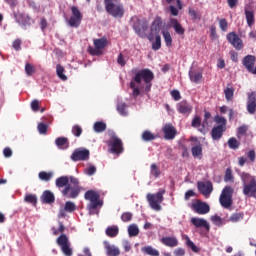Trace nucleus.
<instances>
[{
  "instance_id": "8fccbe9b",
  "label": "nucleus",
  "mask_w": 256,
  "mask_h": 256,
  "mask_svg": "<svg viewBox=\"0 0 256 256\" xmlns=\"http://www.w3.org/2000/svg\"><path fill=\"white\" fill-rule=\"evenodd\" d=\"M125 109H127V104L125 102H119L117 104V111L123 117L127 115V111H125Z\"/></svg>"
},
{
  "instance_id": "9d476101",
  "label": "nucleus",
  "mask_w": 256,
  "mask_h": 256,
  "mask_svg": "<svg viewBox=\"0 0 256 256\" xmlns=\"http://www.w3.org/2000/svg\"><path fill=\"white\" fill-rule=\"evenodd\" d=\"M108 145L111 153H114L115 155H120V153H123V141H121V139L117 136H113L108 142Z\"/></svg>"
},
{
  "instance_id": "c03bdc74",
  "label": "nucleus",
  "mask_w": 256,
  "mask_h": 256,
  "mask_svg": "<svg viewBox=\"0 0 256 256\" xmlns=\"http://www.w3.org/2000/svg\"><path fill=\"white\" fill-rule=\"evenodd\" d=\"M77 210V205H75L74 202L72 201H67L64 205V211L67 213H73L74 211Z\"/></svg>"
},
{
  "instance_id": "7c9ffc66",
  "label": "nucleus",
  "mask_w": 256,
  "mask_h": 256,
  "mask_svg": "<svg viewBox=\"0 0 256 256\" xmlns=\"http://www.w3.org/2000/svg\"><path fill=\"white\" fill-rule=\"evenodd\" d=\"M141 137H142V141H145L146 143H148L149 141H155V139H157V135H155L149 130H145L142 133Z\"/></svg>"
},
{
  "instance_id": "4be33fe9",
  "label": "nucleus",
  "mask_w": 256,
  "mask_h": 256,
  "mask_svg": "<svg viewBox=\"0 0 256 256\" xmlns=\"http://www.w3.org/2000/svg\"><path fill=\"white\" fill-rule=\"evenodd\" d=\"M170 27L174 29L177 35H185V28L181 26V23H179V20H177V18H170Z\"/></svg>"
},
{
  "instance_id": "c85d7f7f",
  "label": "nucleus",
  "mask_w": 256,
  "mask_h": 256,
  "mask_svg": "<svg viewBox=\"0 0 256 256\" xmlns=\"http://www.w3.org/2000/svg\"><path fill=\"white\" fill-rule=\"evenodd\" d=\"M189 78L192 83H200V81L203 79V73L197 71H190Z\"/></svg>"
},
{
  "instance_id": "864d4df0",
  "label": "nucleus",
  "mask_w": 256,
  "mask_h": 256,
  "mask_svg": "<svg viewBox=\"0 0 256 256\" xmlns=\"http://www.w3.org/2000/svg\"><path fill=\"white\" fill-rule=\"evenodd\" d=\"M24 201L26 203H31V205H37V196L33 194H28L25 196Z\"/></svg>"
},
{
  "instance_id": "3c124183",
  "label": "nucleus",
  "mask_w": 256,
  "mask_h": 256,
  "mask_svg": "<svg viewBox=\"0 0 256 256\" xmlns=\"http://www.w3.org/2000/svg\"><path fill=\"white\" fill-rule=\"evenodd\" d=\"M71 13H72V17L83 20V14L81 13V10H79V7L72 6Z\"/></svg>"
},
{
  "instance_id": "2f4dec72",
  "label": "nucleus",
  "mask_w": 256,
  "mask_h": 256,
  "mask_svg": "<svg viewBox=\"0 0 256 256\" xmlns=\"http://www.w3.org/2000/svg\"><path fill=\"white\" fill-rule=\"evenodd\" d=\"M142 253L145 255H150V256H159V250L153 248L152 246H145L142 248Z\"/></svg>"
},
{
  "instance_id": "ea45409f",
  "label": "nucleus",
  "mask_w": 256,
  "mask_h": 256,
  "mask_svg": "<svg viewBox=\"0 0 256 256\" xmlns=\"http://www.w3.org/2000/svg\"><path fill=\"white\" fill-rule=\"evenodd\" d=\"M81 20L80 18H76L75 16H70L69 20H68V25L69 27H74V29H77V27H79V25H81Z\"/></svg>"
},
{
  "instance_id": "393cba45",
  "label": "nucleus",
  "mask_w": 256,
  "mask_h": 256,
  "mask_svg": "<svg viewBox=\"0 0 256 256\" xmlns=\"http://www.w3.org/2000/svg\"><path fill=\"white\" fill-rule=\"evenodd\" d=\"M178 111L182 115H189L193 111V107L187 101H182L178 104Z\"/></svg>"
},
{
  "instance_id": "72a5a7b5",
  "label": "nucleus",
  "mask_w": 256,
  "mask_h": 256,
  "mask_svg": "<svg viewBox=\"0 0 256 256\" xmlns=\"http://www.w3.org/2000/svg\"><path fill=\"white\" fill-rule=\"evenodd\" d=\"M224 95L228 101H233V95H235V88H233L231 84H228V86L224 90Z\"/></svg>"
},
{
  "instance_id": "ddd939ff",
  "label": "nucleus",
  "mask_w": 256,
  "mask_h": 256,
  "mask_svg": "<svg viewBox=\"0 0 256 256\" xmlns=\"http://www.w3.org/2000/svg\"><path fill=\"white\" fill-rule=\"evenodd\" d=\"M227 41L230 43L234 49L241 51L243 49V40L235 32H230L227 34Z\"/></svg>"
},
{
  "instance_id": "69168bd1",
  "label": "nucleus",
  "mask_w": 256,
  "mask_h": 256,
  "mask_svg": "<svg viewBox=\"0 0 256 256\" xmlns=\"http://www.w3.org/2000/svg\"><path fill=\"white\" fill-rule=\"evenodd\" d=\"M210 37H211V39H212V41H215V39H217V28L214 26V25H212L211 27H210Z\"/></svg>"
},
{
  "instance_id": "2eb2a0df",
  "label": "nucleus",
  "mask_w": 256,
  "mask_h": 256,
  "mask_svg": "<svg viewBox=\"0 0 256 256\" xmlns=\"http://www.w3.org/2000/svg\"><path fill=\"white\" fill-rule=\"evenodd\" d=\"M255 61L256 58L253 55H247L242 60L244 67H246L247 71L252 73V75H256Z\"/></svg>"
},
{
  "instance_id": "6e6d98bb",
  "label": "nucleus",
  "mask_w": 256,
  "mask_h": 256,
  "mask_svg": "<svg viewBox=\"0 0 256 256\" xmlns=\"http://www.w3.org/2000/svg\"><path fill=\"white\" fill-rule=\"evenodd\" d=\"M190 17L192 18L193 21H200L201 19V14L197 13V11H195V9L190 8L188 11Z\"/></svg>"
},
{
  "instance_id": "603ef678",
  "label": "nucleus",
  "mask_w": 256,
  "mask_h": 256,
  "mask_svg": "<svg viewBox=\"0 0 256 256\" xmlns=\"http://www.w3.org/2000/svg\"><path fill=\"white\" fill-rule=\"evenodd\" d=\"M241 145V143H239V141H237V139L235 137L229 138L228 140V146L230 149H239V146Z\"/></svg>"
},
{
  "instance_id": "7ed1b4c3",
  "label": "nucleus",
  "mask_w": 256,
  "mask_h": 256,
  "mask_svg": "<svg viewBox=\"0 0 256 256\" xmlns=\"http://www.w3.org/2000/svg\"><path fill=\"white\" fill-rule=\"evenodd\" d=\"M153 79H155V74L153 71H151L149 68H144L139 70L132 80L135 81L138 85L141 84V81H144V91L149 93V91H151V87H153Z\"/></svg>"
},
{
  "instance_id": "a18cd8bd",
  "label": "nucleus",
  "mask_w": 256,
  "mask_h": 256,
  "mask_svg": "<svg viewBox=\"0 0 256 256\" xmlns=\"http://www.w3.org/2000/svg\"><path fill=\"white\" fill-rule=\"evenodd\" d=\"M162 35L164 37L166 47H171L173 45V38L171 37V33H169V31H162Z\"/></svg>"
},
{
  "instance_id": "0e129e2a",
  "label": "nucleus",
  "mask_w": 256,
  "mask_h": 256,
  "mask_svg": "<svg viewBox=\"0 0 256 256\" xmlns=\"http://www.w3.org/2000/svg\"><path fill=\"white\" fill-rule=\"evenodd\" d=\"M192 127L194 128H199L201 127V117L199 116H195L192 120Z\"/></svg>"
},
{
  "instance_id": "f257e3e1",
  "label": "nucleus",
  "mask_w": 256,
  "mask_h": 256,
  "mask_svg": "<svg viewBox=\"0 0 256 256\" xmlns=\"http://www.w3.org/2000/svg\"><path fill=\"white\" fill-rule=\"evenodd\" d=\"M55 185L58 189L62 190L63 197H67V199H77L79 197V189L78 187H73L69 184V176H60L56 179Z\"/></svg>"
},
{
  "instance_id": "de8ad7c7",
  "label": "nucleus",
  "mask_w": 256,
  "mask_h": 256,
  "mask_svg": "<svg viewBox=\"0 0 256 256\" xmlns=\"http://www.w3.org/2000/svg\"><path fill=\"white\" fill-rule=\"evenodd\" d=\"M243 217H245L243 212L234 213L230 216L229 221H231V223H238V221H241Z\"/></svg>"
},
{
  "instance_id": "c9c22d12",
  "label": "nucleus",
  "mask_w": 256,
  "mask_h": 256,
  "mask_svg": "<svg viewBox=\"0 0 256 256\" xmlns=\"http://www.w3.org/2000/svg\"><path fill=\"white\" fill-rule=\"evenodd\" d=\"M94 47L96 49H105L107 47V38H99V39H94Z\"/></svg>"
},
{
  "instance_id": "bf43d9fd",
  "label": "nucleus",
  "mask_w": 256,
  "mask_h": 256,
  "mask_svg": "<svg viewBox=\"0 0 256 256\" xmlns=\"http://www.w3.org/2000/svg\"><path fill=\"white\" fill-rule=\"evenodd\" d=\"M72 134L75 136V137H79L80 135L83 134V128H81V126L79 125H74L72 127Z\"/></svg>"
},
{
  "instance_id": "09e8293b",
  "label": "nucleus",
  "mask_w": 256,
  "mask_h": 256,
  "mask_svg": "<svg viewBox=\"0 0 256 256\" xmlns=\"http://www.w3.org/2000/svg\"><path fill=\"white\" fill-rule=\"evenodd\" d=\"M128 235L130 237H137L139 235V227H137L135 224H132L128 227Z\"/></svg>"
},
{
  "instance_id": "37998d69",
  "label": "nucleus",
  "mask_w": 256,
  "mask_h": 256,
  "mask_svg": "<svg viewBox=\"0 0 256 256\" xmlns=\"http://www.w3.org/2000/svg\"><path fill=\"white\" fill-rule=\"evenodd\" d=\"M191 151L193 157H201V155H203V146H201V144H198L192 147Z\"/></svg>"
},
{
  "instance_id": "79ce46f5",
  "label": "nucleus",
  "mask_w": 256,
  "mask_h": 256,
  "mask_svg": "<svg viewBox=\"0 0 256 256\" xmlns=\"http://www.w3.org/2000/svg\"><path fill=\"white\" fill-rule=\"evenodd\" d=\"M56 73H57L59 79H62V81H67V76L64 75L65 68L63 66H61V64H57Z\"/></svg>"
},
{
  "instance_id": "e2e57ef3",
  "label": "nucleus",
  "mask_w": 256,
  "mask_h": 256,
  "mask_svg": "<svg viewBox=\"0 0 256 256\" xmlns=\"http://www.w3.org/2000/svg\"><path fill=\"white\" fill-rule=\"evenodd\" d=\"M68 179H69L70 183L72 185H74L72 187H78L79 193H81V186H79V179H77V178H75L73 176L68 177Z\"/></svg>"
},
{
  "instance_id": "0eeeda50",
  "label": "nucleus",
  "mask_w": 256,
  "mask_h": 256,
  "mask_svg": "<svg viewBox=\"0 0 256 256\" xmlns=\"http://www.w3.org/2000/svg\"><path fill=\"white\" fill-rule=\"evenodd\" d=\"M165 189H160L156 194H147V201L154 211H161V203L164 200Z\"/></svg>"
},
{
  "instance_id": "4c0bfd02",
  "label": "nucleus",
  "mask_w": 256,
  "mask_h": 256,
  "mask_svg": "<svg viewBox=\"0 0 256 256\" xmlns=\"http://www.w3.org/2000/svg\"><path fill=\"white\" fill-rule=\"evenodd\" d=\"M185 240H186V246L189 249H191L193 253H199V251H201V249H199V247H197V245H195V243L191 241V238H189V236H186Z\"/></svg>"
},
{
  "instance_id": "4d7b16f0",
  "label": "nucleus",
  "mask_w": 256,
  "mask_h": 256,
  "mask_svg": "<svg viewBox=\"0 0 256 256\" xmlns=\"http://www.w3.org/2000/svg\"><path fill=\"white\" fill-rule=\"evenodd\" d=\"M219 27H220L221 31H223V32L227 31V29H229V22H227V19L221 18L219 20Z\"/></svg>"
},
{
  "instance_id": "412c9836",
  "label": "nucleus",
  "mask_w": 256,
  "mask_h": 256,
  "mask_svg": "<svg viewBox=\"0 0 256 256\" xmlns=\"http://www.w3.org/2000/svg\"><path fill=\"white\" fill-rule=\"evenodd\" d=\"M227 131V128H224L223 126H214L211 130V137L213 141H219L221 137H223V133Z\"/></svg>"
},
{
  "instance_id": "9b49d317",
  "label": "nucleus",
  "mask_w": 256,
  "mask_h": 256,
  "mask_svg": "<svg viewBox=\"0 0 256 256\" xmlns=\"http://www.w3.org/2000/svg\"><path fill=\"white\" fill-rule=\"evenodd\" d=\"M192 209L198 215H207V213L211 211L209 204H207V202H202L201 200H196L195 202H193Z\"/></svg>"
},
{
  "instance_id": "6ab92c4d",
  "label": "nucleus",
  "mask_w": 256,
  "mask_h": 256,
  "mask_svg": "<svg viewBox=\"0 0 256 256\" xmlns=\"http://www.w3.org/2000/svg\"><path fill=\"white\" fill-rule=\"evenodd\" d=\"M164 133L165 139L171 140L175 139V135H177V130L173 127V124H166L162 129Z\"/></svg>"
},
{
  "instance_id": "58836bf2",
  "label": "nucleus",
  "mask_w": 256,
  "mask_h": 256,
  "mask_svg": "<svg viewBox=\"0 0 256 256\" xmlns=\"http://www.w3.org/2000/svg\"><path fill=\"white\" fill-rule=\"evenodd\" d=\"M225 183H233L235 181V177L233 176V170L231 168H227L224 175Z\"/></svg>"
},
{
  "instance_id": "473e14b6",
  "label": "nucleus",
  "mask_w": 256,
  "mask_h": 256,
  "mask_svg": "<svg viewBox=\"0 0 256 256\" xmlns=\"http://www.w3.org/2000/svg\"><path fill=\"white\" fill-rule=\"evenodd\" d=\"M93 129L95 133H103L107 131V124L102 121H98L94 124Z\"/></svg>"
},
{
  "instance_id": "13d9d810",
  "label": "nucleus",
  "mask_w": 256,
  "mask_h": 256,
  "mask_svg": "<svg viewBox=\"0 0 256 256\" xmlns=\"http://www.w3.org/2000/svg\"><path fill=\"white\" fill-rule=\"evenodd\" d=\"M133 219V213L131 212H124L121 215V221H123V223H129V221H131Z\"/></svg>"
},
{
  "instance_id": "4468645a",
  "label": "nucleus",
  "mask_w": 256,
  "mask_h": 256,
  "mask_svg": "<svg viewBox=\"0 0 256 256\" xmlns=\"http://www.w3.org/2000/svg\"><path fill=\"white\" fill-rule=\"evenodd\" d=\"M198 191L201 193V195H204L206 199L213 193V183L211 181L197 182Z\"/></svg>"
},
{
  "instance_id": "6e6552de",
  "label": "nucleus",
  "mask_w": 256,
  "mask_h": 256,
  "mask_svg": "<svg viewBox=\"0 0 256 256\" xmlns=\"http://www.w3.org/2000/svg\"><path fill=\"white\" fill-rule=\"evenodd\" d=\"M105 10L108 15H111V17H114L115 19H121L123 18V15H125V8L120 2L106 5Z\"/></svg>"
},
{
  "instance_id": "20e7f679",
  "label": "nucleus",
  "mask_w": 256,
  "mask_h": 256,
  "mask_svg": "<svg viewBox=\"0 0 256 256\" xmlns=\"http://www.w3.org/2000/svg\"><path fill=\"white\" fill-rule=\"evenodd\" d=\"M84 199L86 201H90V203L87 204V209L90 211V213H93L97 207H103V202L101 201V195L99 192L95 190H88L84 194Z\"/></svg>"
},
{
  "instance_id": "b1692460",
  "label": "nucleus",
  "mask_w": 256,
  "mask_h": 256,
  "mask_svg": "<svg viewBox=\"0 0 256 256\" xmlns=\"http://www.w3.org/2000/svg\"><path fill=\"white\" fill-rule=\"evenodd\" d=\"M106 255L108 256H119L121 255V250L119 247L115 245L109 244V242H105Z\"/></svg>"
},
{
  "instance_id": "bb28decb",
  "label": "nucleus",
  "mask_w": 256,
  "mask_h": 256,
  "mask_svg": "<svg viewBox=\"0 0 256 256\" xmlns=\"http://www.w3.org/2000/svg\"><path fill=\"white\" fill-rule=\"evenodd\" d=\"M209 119H211V112L205 110L202 127L198 129V131H200V133H203V135H205V132H206L205 128L209 126Z\"/></svg>"
},
{
  "instance_id": "a878e982",
  "label": "nucleus",
  "mask_w": 256,
  "mask_h": 256,
  "mask_svg": "<svg viewBox=\"0 0 256 256\" xmlns=\"http://www.w3.org/2000/svg\"><path fill=\"white\" fill-rule=\"evenodd\" d=\"M58 149H69V139L67 137H58L55 140Z\"/></svg>"
},
{
  "instance_id": "5701e85b",
  "label": "nucleus",
  "mask_w": 256,
  "mask_h": 256,
  "mask_svg": "<svg viewBox=\"0 0 256 256\" xmlns=\"http://www.w3.org/2000/svg\"><path fill=\"white\" fill-rule=\"evenodd\" d=\"M42 203H46V205H51L55 203V194L50 190H45L41 196Z\"/></svg>"
},
{
  "instance_id": "49530a36",
  "label": "nucleus",
  "mask_w": 256,
  "mask_h": 256,
  "mask_svg": "<svg viewBox=\"0 0 256 256\" xmlns=\"http://www.w3.org/2000/svg\"><path fill=\"white\" fill-rule=\"evenodd\" d=\"M150 173L155 177V179H157L161 175V170H159V166H157V164H151Z\"/></svg>"
},
{
  "instance_id": "f3484780",
  "label": "nucleus",
  "mask_w": 256,
  "mask_h": 256,
  "mask_svg": "<svg viewBox=\"0 0 256 256\" xmlns=\"http://www.w3.org/2000/svg\"><path fill=\"white\" fill-rule=\"evenodd\" d=\"M131 22L135 33L141 37L143 33H145V27L141 25V20L139 19V17L134 16L132 17Z\"/></svg>"
},
{
  "instance_id": "39448f33",
  "label": "nucleus",
  "mask_w": 256,
  "mask_h": 256,
  "mask_svg": "<svg viewBox=\"0 0 256 256\" xmlns=\"http://www.w3.org/2000/svg\"><path fill=\"white\" fill-rule=\"evenodd\" d=\"M233 193L235 190L231 186H225L220 194L219 203L224 209H229L233 205Z\"/></svg>"
},
{
  "instance_id": "cd10ccee",
  "label": "nucleus",
  "mask_w": 256,
  "mask_h": 256,
  "mask_svg": "<svg viewBox=\"0 0 256 256\" xmlns=\"http://www.w3.org/2000/svg\"><path fill=\"white\" fill-rule=\"evenodd\" d=\"M245 17L248 27H253L255 25V13L253 10L245 9Z\"/></svg>"
},
{
  "instance_id": "e433bc0d",
  "label": "nucleus",
  "mask_w": 256,
  "mask_h": 256,
  "mask_svg": "<svg viewBox=\"0 0 256 256\" xmlns=\"http://www.w3.org/2000/svg\"><path fill=\"white\" fill-rule=\"evenodd\" d=\"M214 121L217 124V127H223L224 129H227V119H225V117L216 115L214 117Z\"/></svg>"
},
{
  "instance_id": "dca6fc26",
  "label": "nucleus",
  "mask_w": 256,
  "mask_h": 256,
  "mask_svg": "<svg viewBox=\"0 0 256 256\" xmlns=\"http://www.w3.org/2000/svg\"><path fill=\"white\" fill-rule=\"evenodd\" d=\"M247 111L250 115H255L256 113V92H252L248 95Z\"/></svg>"
},
{
  "instance_id": "052dcab7",
  "label": "nucleus",
  "mask_w": 256,
  "mask_h": 256,
  "mask_svg": "<svg viewBox=\"0 0 256 256\" xmlns=\"http://www.w3.org/2000/svg\"><path fill=\"white\" fill-rule=\"evenodd\" d=\"M49 126L45 123H39L38 124V131L40 135H47V129Z\"/></svg>"
},
{
  "instance_id": "f03ea898",
  "label": "nucleus",
  "mask_w": 256,
  "mask_h": 256,
  "mask_svg": "<svg viewBox=\"0 0 256 256\" xmlns=\"http://www.w3.org/2000/svg\"><path fill=\"white\" fill-rule=\"evenodd\" d=\"M242 181V193L246 197L256 199V177L247 172H242L240 175Z\"/></svg>"
},
{
  "instance_id": "1a4fd4ad",
  "label": "nucleus",
  "mask_w": 256,
  "mask_h": 256,
  "mask_svg": "<svg viewBox=\"0 0 256 256\" xmlns=\"http://www.w3.org/2000/svg\"><path fill=\"white\" fill-rule=\"evenodd\" d=\"M56 243L59 245V247H61V250L65 256H73V249L70 247L69 238H67V235H60L57 238Z\"/></svg>"
},
{
  "instance_id": "f8f14e48",
  "label": "nucleus",
  "mask_w": 256,
  "mask_h": 256,
  "mask_svg": "<svg viewBox=\"0 0 256 256\" xmlns=\"http://www.w3.org/2000/svg\"><path fill=\"white\" fill-rule=\"evenodd\" d=\"M91 153L89 150L85 148H78L74 150V152L71 155L72 161H89V156Z\"/></svg>"
},
{
  "instance_id": "774afa93",
  "label": "nucleus",
  "mask_w": 256,
  "mask_h": 256,
  "mask_svg": "<svg viewBox=\"0 0 256 256\" xmlns=\"http://www.w3.org/2000/svg\"><path fill=\"white\" fill-rule=\"evenodd\" d=\"M174 255H175V256H185V249H183V248H177V249L174 251Z\"/></svg>"
},
{
  "instance_id": "338daca9",
  "label": "nucleus",
  "mask_w": 256,
  "mask_h": 256,
  "mask_svg": "<svg viewBox=\"0 0 256 256\" xmlns=\"http://www.w3.org/2000/svg\"><path fill=\"white\" fill-rule=\"evenodd\" d=\"M171 97L174 99V101H179L181 99V93L178 90H172Z\"/></svg>"
},
{
  "instance_id": "a211bd4d",
  "label": "nucleus",
  "mask_w": 256,
  "mask_h": 256,
  "mask_svg": "<svg viewBox=\"0 0 256 256\" xmlns=\"http://www.w3.org/2000/svg\"><path fill=\"white\" fill-rule=\"evenodd\" d=\"M191 223L196 227L197 229L203 227L206 231H210L211 226L209 225V222L203 218H197L193 217L191 218Z\"/></svg>"
},
{
  "instance_id": "f704fd0d",
  "label": "nucleus",
  "mask_w": 256,
  "mask_h": 256,
  "mask_svg": "<svg viewBox=\"0 0 256 256\" xmlns=\"http://www.w3.org/2000/svg\"><path fill=\"white\" fill-rule=\"evenodd\" d=\"M38 178L40 179V181H45L47 183L51 179H53V172L41 171L38 174Z\"/></svg>"
},
{
  "instance_id": "680f3d73",
  "label": "nucleus",
  "mask_w": 256,
  "mask_h": 256,
  "mask_svg": "<svg viewBox=\"0 0 256 256\" xmlns=\"http://www.w3.org/2000/svg\"><path fill=\"white\" fill-rule=\"evenodd\" d=\"M211 221L214 223V225H217L218 227H221V225H223V219L219 215L212 216Z\"/></svg>"
},
{
  "instance_id": "423d86ee",
  "label": "nucleus",
  "mask_w": 256,
  "mask_h": 256,
  "mask_svg": "<svg viewBox=\"0 0 256 256\" xmlns=\"http://www.w3.org/2000/svg\"><path fill=\"white\" fill-rule=\"evenodd\" d=\"M162 25L163 20L161 19L160 16H157L153 21L151 28V33H155L156 35L155 42L152 43L153 51H159V49H161V36L159 35V32L161 31Z\"/></svg>"
},
{
  "instance_id": "c756f323",
  "label": "nucleus",
  "mask_w": 256,
  "mask_h": 256,
  "mask_svg": "<svg viewBox=\"0 0 256 256\" xmlns=\"http://www.w3.org/2000/svg\"><path fill=\"white\" fill-rule=\"evenodd\" d=\"M105 233L107 237L115 238L119 235V226H109L106 228Z\"/></svg>"
},
{
  "instance_id": "a19ab883",
  "label": "nucleus",
  "mask_w": 256,
  "mask_h": 256,
  "mask_svg": "<svg viewBox=\"0 0 256 256\" xmlns=\"http://www.w3.org/2000/svg\"><path fill=\"white\" fill-rule=\"evenodd\" d=\"M130 89H132V91H133L132 92V97L134 99H137V97L141 95V90L139 89V87H137L135 85V80H131V82H130Z\"/></svg>"
},
{
  "instance_id": "5fc2aeb1",
  "label": "nucleus",
  "mask_w": 256,
  "mask_h": 256,
  "mask_svg": "<svg viewBox=\"0 0 256 256\" xmlns=\"http://www.w3.org/2000/svg\"><path fill=\"white\" fill-rule=\"evenodd\" d=\"M36 72L35 66H33L30 63H26L25 65V73L26 75H28V77H31L33 75V73Z\"/></svg>"
},
{
  "instance_id": "aec40b11",
  "label": "nucleus",
  "mask_w": 256,
  "mask_h": 256,
  "mask_svg": "<svg viewBox=\"0 0 256 256\" xmlns=\"http://www.w3.org/2000/svg\"><path fill=\"white\" fill-rule=\"evenodd\" d=\"M160 243H162V245H165V247L173 248L179 245V240L175 236H166L160 239Z\"/></svg>"
}]
</instances>
